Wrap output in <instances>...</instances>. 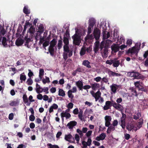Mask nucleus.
I'll return each mask as SVG.
<instances>
[{"label": "nucleus", "instance_id": "nucleus-8", "mask_svg": "<svg viewBox=\"0 0 148 148\" xmlns=\"http://www.w3.org/2000/svg\"><path fill=\"white\" fill-rule=\"evenodd\" d=\"M139 49H137L136 47H133L132 49H130L128 50L127 53H131V54H135L136 55Z\"/></svg>", "mask_w": 148, "mask_h": 148}, {"label": "nucleus", "instance_id": "nucleus-45", "mask_svg": "<svg viewBox=\"0 0 148 148\" xmlns=\"http://www.w3.org/2000/svg\"><path fill=\"white\" fill-rule=\"evenodd\" d=\"M62 42L61 40H59L58 41V49H60L62 47Z\"/></svg>", "mask_w": 148, "mask_h": 148}, {"label": "nucleus", "instance_id": "nucleus-3", "mask_svg": "<svg viewBox=\"0 0 148 148\" xmlns=\"http://www.w3.org/2000/svg\"><path fill=\"white\" fill-rule=\"evenodd\" d=\"M128 74L130 77H133L134 78L133 79H140L142 78V77L141 75L137 72L133 71L132 72H130Z\"/></svg>", "mask_w": 148, "mask_h": 148}, {"label": "nucleus", "instance_id": "nucleus-12", "mask_svg": "<svg viewBox=\"0 0 148 148\" xmlns=\"http://www.w3.org/2000/svg\"><path fill=\"white\" fill-rule=\"evenodd\" d=\"M75 84L77 87L80 90H82L83 87V83L82 81L79 80L75 82Z\"/></svg>", "mask_w": 148, "mask_h": 148}, {"label": "nucleus", "instance_id": "nucleus-13", "mask_svg": "<svg viewBox=\"0 0 148 148\" xmlns=\"http://www.w3.org/2000/svg\"><path fill=\"white\" fill-rule=\"evenodd\" d=\"M35 32V29L34 27L32 26H31L29 29V32H27L28 34H30V36L31 37H32L34 34V33Z\"/></svg>", "mask_w": 148, "mask_h": 148}, {"label": "nucleus", "instance_id": "nucleus-7", "mask_svg": "<svg viewBox=\"0 0 148 148\" xmlns=\"http://www.w3.org/2000/svg\"><path fill=\"white\" fill-rule=\"evenodd\" d=\"M111 47L112 52L116 53L119 50V46L118 44H113Z\"/></svg>", "mask_w": 148, "mask_h": 148}, {"label": "nucleus", "instance_id": "nucleus-37", "mask_svg": "<svg viewBox=\"0 0 148 148\" xmlns=\"http://www.w3.org/2000/svg\"><path fill=\"white\" fill-rule=\"evenodd\" d=\"M109 73H110V74L111 75H112L113 76H120L121 75V74L113 72L112 71H110Z\"/></svg>", "mask_w": 148, "mask_h": 148}, {"label": "nucleus", "instance_id": "nucleus-21", "mask_svg": "<svg viewBox=\"0 0 148 148\" xmlns=\"http://www.w3.org/2000/svg\"><path fill=\"white\" fill-rule=\"evenodd\" d=\"M23 101L25 103H28V100L27 96L26 94H24L23 96ZM30 103L27 104V106H29Z\"/></svg>", "mask_w": 148, "mask_h": 148}, {"label": "nucleus", "instance_id": "nucleus-32", "mask_svg": "<svg viewBox=\"0 0 148 148\" xmlns=\"http://www.w3.org/2000/svg\"><path fill=\"white\" fill-rule=\"evenodd\" d=\"M44 70L43 69H40L39 70V76L40 79H42V76L44 75Z\"/></svg>", "mask_w": 148, "mask_h": 148}, {"label": "nucleus", "instance_id": "nucleus-10", "mask_svg": "<svg viewBox=\"0 0 148 148\" xmlns=\"http://www.w3.org/2000/svg\"><path fill=\"white\" fill-rule=\"evenodd\" d=\"M61 116L63 120H64L63 118L64 117H66V119H68L71 117L70 114L67 113L66 112H62L61 114Z\"/></svg>", "mask_w": 148, "mask_h": 148}, {"label": "nucleus", "instance_id": "nucleus-5", "mask_svg": "<svg viewBox=\"0 0 148 148\" xmlns=\"http://www.w3.org/2000/svg\"><path fill=\"white\" fill-rule=\"evenodd\" d=\"M112 42V41L108 39L102 41V49L103 48H108Z\"/></svg>", "mask_w": 148, "mask_h": 148}, {"label": "nucleus", "instance_id": "nucleus-4", "mask_svg": "<svg viewBox=\"0 0 148 148\" xmlns=\"http://www.w3.org/2000/svg\"><path fill=\"white\" fill-rule=\"evenodd\" d=\"M90 92L93 97L95 98L96 101H97L100 98L99 101L101 102H102V98L101 97V93L100 91H98L95 93L93 91H91Z\"/></svg>", "mask_w": 148, "mask_h": 148}, {"label": "nucleus", "instance_id": "nucleus-30", "mask_svg": "<svg viewBox=\"0 0 148 148\" xmlns=\"http://www.w3.org/2000/svg\"><path fill=\"white\" fill-rule=\"evenodd\" d=\"M57 43V41L56 39L53 38L50 42V45L49 46L50 47H54L55 45H56Z\"/></svg>", "mask_w": 148, "mask_h": 148}, {"label": "nucleus", "instance_id": "nucleus-57", "mask_svg": "<svg viewBox=\"0 0 148 148\" xmlns=\"http://www.w3.org/2000/svg\"><path fill=\"white\" fill-rule=\"evenodd\" d=\"M14 116V114L13 113H10L9 115V119L10 120H12L13 119Z\"/></svg>", "mask_w": 148, "mask_h": 148}, {"label": "nucleus", "instance_id": "nucleus-35", "mask_svg": "<svg viewBox=\"0 0 148 148\" xmlns=\"http://www.w3.org/2000/svg\"><path fill=\"white\" fill-rule=\"evenodd\" d=\"M23 12L26 14H28L30 13V12L28 10L27 8L25 6L23 9Z\"/></svg>", "mask_w": 148, "mask_h": 148}, {"label": "nucleus", "instance_id": "nucleus-19", "mask_svg": "<svg viewBox=\"0 0 148 148\" xmlns=\"http://www.w3.org/2000/svg\"><path fill=\"white\" fill-rule=\"evenodd\" d=\"M90 62L88 60H84L83 61L82 64L88 68H90L91 67V66L90 65Z\"/></svg>", "mask_w": 148, "mask_h": 148}, {"label": "nucleus", "instance_id": "nucleus-24", "mask_svg": "<svg viewBox=\"0 0 148 148\" xmlns=\"http://www.w3.org/2000/svg\"><path fill=\"white\" fill-rule=\"evenodd\" d=\"M108 127L107 131V132L108 134H109L112 131H113L115 130L114 126L112 125H110V126Z\"/></svg>", "mask_w": 148, "mask_h": 148}, {"label": "nucleus", "instance_id": "nucleus-40", "mask_svg": "<svg viewBox=\"0 0 148 148\" xmlns=\"http://www.w3.org/2000/svg\"><path fill=\"white\" fill-rule=\"evenodd\" d=\"M130 89L131 91L133 92L132 94L133 95H135L136 96H137L138 95L137 94V92L136 90L134 89V88L132 87L130 88Z\"/></svg>", "mask_w": 148, "mask_h": 148}, {"label": "nucleus", "instance_id": "nucleus-46", "mask_svg": "<svg viewBox=\"0 0 148 148\" xmlns=\"http://www.w3.org/2000/svg\"><path fill=\"white\" fill-rule=\"evenodd\" d=\"M108 48H104L103 49L104 55L105 57H107L108 56Z\"/></svg>", "mask_w": 148, "mask_h": 148}, {"label": "nucleus", "instance_id": "nucleus-33", "mask_svg": "<svg viewBox=\"0 0 148 148\" xmlns=\"http://www.w3.org/2000/svg\"><path fill=\"white\" fill-rule=\"evenodd\" d=\"M26 76L25 75H23L22 74H21L20 75V80L21 81V83L23 82L22 81H25L26 80Z\"/></svg>", "mask_w": 148, "mask_h": 148}, {"label": "nucleus", "instance_id": "nucleus-36", "mask_svg": "<svg viewBox=\"0 0 148 148\" xmlns=\"http://www.w3.org/2000/svg\"><path fill=\"white\" fill-rule=\"evenodd\" d=\"M42 82L44 84H45L46 83H49L50 82L49 77L47 76L45 77V79H43L42 80Z\"/></svg>", "mask_w": 148, "mask_h": 148}, {"label": "nucleus", "instance_id": "nucleus-15", "mask_svg": "<svg viewBox=\"0 0 148 148\" xmlns=\"http://www.w3.org/2000/svg\"><path fill=\"white\" fill-rule=\"evenodd\" d=\"M112 105L116 109L121 110H123L122 106L121 105L117 104L116 103H114L112 104Z\"/></svg>", "mask_w": 148, "mask_h": 148}, {"label": "nucleus", "instance_id": "nucleus-47", "mask_svg": "<svg viewBox=\"0 0 148 148\" xmlns=\"http://www.w3.org/2000/svg\"><path fill=\"white\" fill-rule=\"evenodd\" d=\"M48 146L50 147L48 148H59L58 146L57 145H52L51 143H49L47 144Z\"/></svg>", "mask_w": 148, "mask_h": 148}, {"label": "nucleus", "instance_id": "nucleus-60", "mask_svg": "<svg viewBox=\"0 0 148 148\" xmlns=\"http://www.w3.org/2000/svg\"><path fill=\"white\" fill-rule=\"evenodd\" d=\"M73 104L72 103H70L68 104L67 107L71 109L73 108Z\"/></svg>", "mask_w": 148, "mask_h": 148}, {"label": "nucleus", "instance_id": "nucleus-54", "mask_svg": "<svg viewBox=\"0 0 148 148\" xmlns=\"http://www.w3.org/2000/svg\"><path fill=\"white\" fill-rule=\"evenodd\" d=\"M49 44V41H46L43 44V46L44 47H45L48 46Z\"/></svg>", "mask_w": 148, "mask_h": 148}, {"label": "nucleus", "instance_id": "nucleus-34", "mask_svg": "<svg viewBox=\"0 0 148 148\" xmlns=\"http://www.w3.org/2000/svg\"><path fill=\"white\" fill-rule=\"evenodd\" d=\"M141 116L140 113L138 112L137 113L136 115L133 116V119L135 120L138 119Z\"/></svg>", "mask_w": 148, "mask_h": 148}, {"label": "nucleus", "instance_id": "nucleus-42", "mask_svg": "<svg viewBox=\"0 0 148 148\" xmlns=\"http://www.w3.org/2000/svg\"><path fill=\"white\" fill-rule=\"evenodd\" d=\"M63 42L65 45H68L69 44V40L68 38L67 37H64Z\"/></svg>", "mask_w": 148, "mask_h": 148}, {"label": "nucleus", "instance_id": "nucleus-23", "mask_svg": "<svg viewBox=\"0 0 148 148\" xmlns=\"http://www.w3.org/2000/svg\"><path fill=\"white\" fill-rule=\"evenodd\" d=\"M110 36L109 32L107 31H104L103 35V39L108 38Z\"/></svg>", "mask_w": 148, "mask_h": 148}, {"label": "nucleus", "instance_id": "nucleus-38", "mask_svg": "<svg viewBox=\"0 0 148 148\" xmlns=\"http://www.w3.org/2000/svg\"><path fill=\"white\" fill-rule=\"evenodd\" d=\"M64 52H69L70 50L68 46V45H64Z\"/></svg>", "mask_w": 148, "mask_h": 148}, {"label": "nucleus", "instance_id": "nucleus-48", "mask_svg": "<svg viewBox=\"0 0 148 148\" xmlns=\"http://www.w3.org/2000/svg\"><path fill=\"white\" fill-rule=\"evenodd\" d=\"M72 137V136L70 134L66 135L65 138L66 140L69 141V140L71 139Z\"/></svg>", "mask_w": 148, "mask_h": 148}, {"label": "nucleus", "instance_id": "nucleus-2", "mask_svg": "<svg viewBox=\"0 0 148 148\" xmlns=\"http://www.w3.org/2000/svg\"><path fill=\"white\" fill-rule=\"evenodd\" d=\"M73 40V44L77 45H79L81 42V37L80 36H78L76 34H75L72 36Z\"/></svg>", "mask_w": 148, "mask_h": 148}, {"label": "nucleus", "instance_id": "nucleus-44", "mask_svg": "<svg viewBox=\"0 0 148 148\" xmlns=\"http://www.w3.org/2000/svg\"><path fill=\"white\" fill-rule=\"evenodd\" d=\"M43 91V88L40 87H38L37 88H36V91L37 93H41Z\"/></svg>", "mask_w": 148, "mask_h": 148}, {"label": "nucleus", "instance_id": "nucleus-55", "mask_svg": "<svg viewBox=\"0 0 148 148\" xmlns=\"http://www.w3.org/2000/svg\"><path fill=\"white\" fill-rule=\"evenodd\" d=\"M75 139L77 141V143H78L79 140V136L77 134H76L75 136Z\"/></svg>", "mask_w": 148, "mask_h": 148}, {"label": "nucleus", "instance_id": "nucleus-14", "mask_svg": "<svg viewBox=\"0 0 148 148\" xmlns=\"http://www.w3.org/2000/svg\"><path fill=\"white\" fill-rule=\"evenodd\" d=\"M119 85H117L115 84H112V85L110 86L111 91L113 93H115L116 92L117 89L119 88Z\"/></svg>", "mask_w": 148, "mask_h": 148}, {"label": "nucleus", "instance_id": "nucleus-29", "mask_svg": "<svg viewBox=\"0 0 148 148\" xmlns=\"http://www.w3.org/2000/svg\"><path fill=\"white\" fill-rule=\"evenodd\" d=\"M142 84V82H140V81L136 82L134 83L135 86L138 88H139V86L142 87L141 85Z\"/></svg>", "mask_w": 148, "mask_h": 148}, {"label": "nucleus", "instance_id": "nucleus-58", "mask_svg": "<svg viewBox=\"0 0 148 148\" xmlns=\"http://www.w3.org/2000/svg\"><path fill=\"white\" fill-rule=\"evenodd\" d=\"M91 87V86L89 85H86L83 87V88L85 90L89 89Z\"/></svg>", "mask_w": 148, "mask_h": 148}, {"label": "nucleus", "instance_id": "nucleus-61", "mask_svg": "<svg viewBox=\"0 0 148 148\" xmlns=\"http://www.w3.org/2000/svg\"><path fill=\"white\" fill-rule=\"evenodd\" d=\"M38 94L37 96V98L39 100H42L43 97L42 95L40 93Z\"/></svg>", "mask_w": 148, "mask_h": 148}, {"label": "nucleus", "instance_id": "nucleus-53", "mask_svg": "<svg viewBox=\"0 0 148 148\" xmlns=\"http://www.w3.org/2000/svg\"><path fill=\"white\" fill-rule=\"evenodd\" d=\"M82 144L83 146L82 148H86L87 147V146L88 145L87 143L84 141H82Z\"/></svg>", "mask_w": 148, "mask_h": 148}, {"label": "nucleus", "instance_id": "nucleus-26", "mask_svg": "<svg viewBox=\"0 0 148 148\" xmlns=\"http://www.w3.org/2000/svg\"><path fill=\"white\" fill-rule=\"evenodd\" d=\"M58 95L60 96L64 97L65 95V93L63 89H60L59 90Z\"/></svg>", "mask_w": 148, "mask_h": 148}, {"label": "nucleus", "instance_id": "nucleus-49", "mask_svg": "<svg viewBox=\"0 0 148 148\" xmlns=\"http://www.w3.org/2000/svg\"><path fill=\"white\" fill-rule=\"evenodd\" d=\"M68 52H64L63 54V58L65 60H66L68 58Z\"/></svg>", "mask_w": 148, "mask_h": 148}, {"label": "nucleus", "instance_id": "nucleus-63", "mask_svg": "<svg viewBox=\"0 0 148 148\" xmlns=\"http://www.w3.org/2000/svg\"><path fill=\"white\" fill-rule=\"evenodd\" d=\"M77 132L81 136H82L83 135L82 133V131H81L80 129H77Z\"/></svg>", "mask_w": 148, "mask_h": 148}, {"label": "nucleus", "instance_id": "nucleus-17", "mask_svg": "<svg viewBox=\"0 0 148 148\" xmlns=\"http://www.w3.org/2000/svg\"><path fill=\"white\" fill-rule=\"evenodd\" d=\"M24 43V40L22 39L18 38L15 42V44L17 46H20L22 45Z\"/></svg>", "mask_w": 148, "mask_h": 148}, {"label": "nucleus", "instance_id": "nucleus-51", "mask_svg": "<svg viewBox=\"0 0 148 148\" xmlns=\"http://www.w3.org/2000/svg\"><path fill=\"white\" fill-rule=\"evenodd\" d=\"M86 50L85 49L82 48V49L80 51V54L81 56H83L84 55L85 53Z\"/></svg>", "mask_w": 148, "mask_h": 148}, {"label": "nucleus", "instance_id": "nucleus-64", "mask_svg": "<svg viewBox=\"0 0 148 148\" xmlns=\"http://www.w3.org/2000/svg\"><path fill=\"white\" fill-rule=\"evenodd\" d=\"M144 64L145 66L147 67H148V58H147L146 60L144 62Z\"/></svg>", "mask_w": 148, "mask_h": 148}, {"label": "nucleus", "instance_id": "nucleus-16", "mask_svg": "<svg viewBox=\"0 0 148 148\" xmlns=\"http://www.w3.org/2000/svg\"><path fill=\"white\" fill-rule=\"evenodd\" d=\"M113 66L114 67H118L120 64L119 61L118 60H117L116 58H114L113 60Z\"/></svg>", "mask_w": 148, "mask_h": 148}, {"label": "nucleus", "instance_id": "nucleus-31", "mask_svg": "<svg viewBox=\"0 0 148 148\" xmlns=\"http://www.w3.org/2000/svg\"><path fill=\"white\" fill-rule=\"evenodd\" d=\"M134 127L133 124H128L126 127L127 130L128 131H131V130L134 129Z\"/></svg>", "mask_w": 148, "mask_h": 148}, {"label": "nucleus", "instance_id": "nucleus-22", "mask_svg": "<svg viewBox=\"0 0 148 148\" xmlns=\"http://www.w3.org/2000/svg\"><path fill=\"white\" fill-rule=\"evenodd\" d=\"M91 87L92 89L93 90H96L99 87V85L98 84L95 83L93 84H91Z\"/></svg>", "mask_w": 148, "mask_h": 148}, {"label": "nucleus", "instance_id": "nucleus-41", "mask_svg": "<svg viewBox=\"0 0 148 148\" xmlns=\"http://www.w3.org/2000/svg\"><path fill=\"white\" fill-rule=\"evenodd\" d=\"M139 121L138 122V124L137 125L138 128H140L141 127L143 123V119H140Z\"/></svg>", "mask_w": 148, "mask_h": 148}, {"label": "nucleus", "instance_id": "nucleus-59", "mask_svg": "<svg viewBox=\"0 0 148 148\" xmlns=\"http://www.w3.org/2000/svg\"><path fill=\"white\" fill-rule=\"evenodd\" d=\"M118 124V121L116 120H114L113 121L112 125L114 126H115L117 125Z\"/></svg>", "mask_w": 148, "mask_h": 148}, {"label": "nucleus", "instance_id": "nucleus-20", "mask_svg": "<svg viewBox=\"0 0 148 148\" xmlns=\"http://www.w3.org/2000/svg\"><path fill=\"white\" fill-rule=\"evenodd\" d=\"M19 101L17 100L16 101H13L10 102L9 103L11 106H16L19 105Z\"/></svg>", "mask_w": 148, "mask_h": 148}, {"label": "nucleus", "instance_id": "nucleus-11", "mask_svg": "<svg viewBox=\"0 0 148 148\" xmlns=\"http://www.w3.org/2000/svg\"><path fill=\"white\" fill-rule=\"evenodd\" d=\"M28 35V34L27 33L26 36L24 38V40L26 41L25 45V46L27 45V47L29 45V43L31 41V38H32L31 37V36H30L28 37L29 36Z\"/></svg>", "mask_w": 148, "mask_h": 148}, {"label": "nucleus", "instance_id": "nucleus-43", "mask_svg": "<svg viewBox=\"0 0 148 148\" xmlns=\"http://www.w3.org/2000/svg\"><path fill=\"white\" fill-rule=\"evenodd\" d=\"M26 83L28 85H31L33 84V81L31 78H29L27 79Z\"/></svg>", "mask_w": 148, "mask_h": 148}, {"label": "nucleus", "instance_id": "nucleus-52", "mask_svg": "<svg viewBox=\"0 0 148 148\" xmlns=\"http://www.w3.org/2000/svg\"><path fill=\"white\" fill-rule=\"evenodd\" d=\"M35 119V117L33 114H32L30 115L29 117V120L32 121H34Z\"/></svg>", "mask_w": 148, "mask_h": 148}, {"label": "nucleus", "instance_id": "nucleus-50", "mask_svg": "<svg viewBox=\"0 0 148 148\" xmlns=\"http://www.w3.org/2000/svg\"><path fill=\"white\" fill-rule=\"evenodd\" d=\"M28 71H29V72L28 74V76L29 77V78H31V77L34 75V73L32 71H31V70L28 69Z\"/></svg>", "mask_w": 148, "mask_h": 148}, {"label": "nucleus", "instance_id": "nucleus-9", "mask_svg": "<svg viewBox=\"0 0 148 148\" xmlns=\"http://www.w3.org/2000/svg\"><path fill=\"white\" fill-rule=\"evenodd\" d=\"M106 121L105 125L106 127H109L111 124L110 121L112 118L110 116H106L105 117Z\"/></svg>", "mask_w": 148, "mask_h": 148}, {"label": "nucleus", "instance_id": "nucleus-28", "mask_svg": "<svg viewBox=\"0 0 148 148\" xmlns=\"http://www.w3.org/2000/svg\"><path fill=\"white\" fill-rule=\"evenodd\" d=\"M89 26L91 27H93L95 23V22L94 19H91L89 20Z\"/></svg>", "mask_w": 148, "mask_h": 148}, {"label": "nucleus", "instance_id": "nucleus-1", "mask_svg": "<svg viewBox=\"0 0 148 148\" xmlns=\"http://www.w3.org/2000/svg\"><path fill=\"white\" fill-rule=\"evenodd\" d=\"M94 38L97 41L95 43V46L94 47V50L95 53H96L98 51L99 48V41L98 40L99 39L100 35V31L98 29H95L94 32Z\"/></svg>", "mask_w": 148, "mask_h": 148}, {"label": "nucleus", "instance_id": "nucleus-18", "mask_svg": "<svg viewBox=\"0 0 148 148\" xmlns=\"http://www.w3.org/2000/svg\"><path fill=\"white\" fill-rule=\"evenodd\" d=\"M2 43L4 47H8V40L6 37H3V38Z\"/></svg>", "mask_w": 148, "mask_h": 148}, {"label": "nucleus", "instance_id": "nucleus-6", "mask_svg": "<svg viewBox=\"0 0 148 148\" xmlns=\"http://www.w3.org/2000/svg\"><path fill=\"white\" fill-rule=\"evenodd\" d=\"M77 124V123L75 121H71L68 123L66 126L70 130L73 129V127L76 126Z\"/></svg>", "mask_w": 148, "mask_h": 148}, {"label": "nucleus", "instance_id": "nucleus-62", "mask_svg": "<svg viewBox=\"0 0 148 148\" xmlns=\"http://www.w3.org/2000/svg\"><path fill=\"white\" fill-rule=\"evenodd\" d=\"M51 107L54 109H57L58 107V105L55 103H53L52 106H51Z\"/></svg>", "mask_w": 148, "mask_h": 148}, {"label": "nucleus", "instance_id": "nucleus-25", "mask_svg": "<svg viewBox=\"0 0 148 148\" xmlns=\"http://www.w3.org/2000/svg\"><path fill=\"white\" fill-rule=\"evenodd\" d=\"M53 47L49 46V51L50 54L51 56H53L54 52V49Z\"/></svg>", "mask_w": 148, "mask_h": 148}, {"label": "nucleus", "instance_id": "nucleus-27", "mask_svg": "<svg viewBox=\"0 0 148 148\" xmlns=\"http://www.w3.org/2000/svg\"><path fill=\"white\" fill-rule=\"evenodd\" d=\"M72 90H69L67 92L68 97L71 99V100H72L74 98V95L72 94ZM71 101H72L71 100Z\"/></svg>", "mask_w": 148, "mask_h": 148}, {"label": "nucleus", "instance_id": "nucleus-56", "mask_svg": "<svg viewBox=\"0 0 148 148\" xmlns=\"http://www.w3.org/2000/svg\"><path fill=\"white\" fill-rule=\"evenodd\" d=\"M73 114H77L79 113V110L78 108H77L74 109L73 111Z\"/></svg>", "mask_w": 148, "mask_h": 148}, {"label": "nucleus", "instance_id": "nucleus-39", "mask_svg": "<svg viewBox=\"0 0 148 148\" xmlns=\"http://www.w3.org/2000/svg\"><path fill=\"white\" fill-rule=\"evenodd\" d=\"M44 27L42 25H40L38 27V32L42 33L44 32Z\"/></svg>", "mask_w": 148, "mask_h": 148}]
</instances>
